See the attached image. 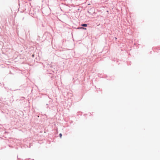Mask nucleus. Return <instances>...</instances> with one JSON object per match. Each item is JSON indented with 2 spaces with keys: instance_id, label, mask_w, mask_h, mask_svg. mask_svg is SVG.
I'll return each instance as SVG.
<instances>
[{
  "instance_id": "2",
  "label": "nucleus",
  "mask_w": 160,
  "mask_h": 160,
  "mask_svg": "<svg viewBox=\"0 0 160 160\" xmlns=\"http://www.w3.org/2000/svg\"><path fill=\"white\" fill-rule=\"evenodd\" d=\"M59 136H60V138H62V134L61 133H60L59 134Z\"/></svg>"
},
{
  "instance_id": "1",
  "label": "nucleus",
  "mask_w": 160,
  "mask_h": 160,
  "mask_svg": "<svg viewBox=\"0 0 160 160\" xmlns=\"http://www.w3.org/2000/svg\"><path fill=\"white\" fill-rule=\"evenodd\" d=\"M82 26H83V27H87V25L86 24H82Z\"/></svg>"
},
{
  "instance_id": "3",
  "label": "nucleus",
  "mask_w": 160,
  "mask_h": 160,
  "mask_svg": "<svg viewBox=\"0 0 160 160\" xmlns=\"http://www.w3.org/2000/svg\"><path fill=\"white\" fill-rule=\"evenodd\" d=\"M83 28V29H86V28Z\"/></svg>"
}]
</instances>
